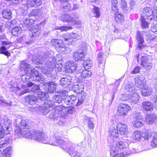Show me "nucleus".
Here are the masks:
<instances>
[{"mask_svg": "<svg viewBox=\"0 0 157 157\" xmlns=\"http://www.w3.org/2000/svg\"><path fill=\"white\" fill-rule=\"evenodd\" d=\"M34 124V123L29 120H21L19 125L17 124L14 128L15 138H17L21 136L25 138L33 139L41 143L55 145L54 143L49 140L48 137L42 132L27 129L32 128Z\"/></svg>", "mask_w": 157, "mask_h": 157, "instance_id": "obj_1", "label": "nucleus"}, {"mask_svg": "<svg viewBox=\"0 0 157 157\" xmlns=\"http://www.w3.org/2000/svg\"><path fill=\"white\" fill-rule=\"evenodd\" d=\"M53 52L51 50L45 52L43 55V59L45 62L47 59L48 61L46 63L45 65L38 66L39 69L44 74L46 75L49 79H54L56 77V74L52 71L54 66H55V62L57 60V57L61 58V55L57 54L55 57L53 56Z\"/></svg>", "mask_w": 157, "mask_h": 157, "instance_id": "obj_2", "label": "nucleus"}, {"mask_svg": "<svg viewBox=\"0 0 157 157\" xmlns=\"http://www.w3.org/2000/svg\"><path fill=\"white\" fill-rule=\"evenodd\" d=\"M124 87L127 92L121 95V100L124 101H128L131 104L137 103L140 97L138 94L135 92V88L133 84H126Z\"/></svg>", "mask_w": 157, "mask_h": 157, "instance_id": "obj_3", "label": "nucleus"}, {"mask_svg": "<svg viewBox=\"0 0 157 157\" xmlns=\"http://www.w3.org/2000/svg\"><path fill=\"white\" fill-rule=\"evenodd\" d=\"M39 67L37 66L33 69L29 68L25 74L22 75L21 80L23 82H28L29 80L33 81L36 82L43 83L45 81V78L41 74L39 73Z\"/></svg>", "mask_w": 157, "mask_h": 157, "instance_id": "obj_4", "label": "nucleus"}, {"mask_svg": "<svg viewBox=\"0 0 157 157\" xmlns=\"http://www.w3.org/2000/svg\"><path fill=\"white\" fill-rule=\"evenodd\" d=\"M67 91L61 90L57 93L58 94L55 95L52 97V100L54 101L55 105H60L63 107H66L65 99L67 97Z\"/></svg>", "mask_w": 157, "mask_h": 157, "instance_id": "obj_5", "label": "nucleus"}, {"mask_svg": "<svg viewBox=\"0 0 157 157\" xmlns=\"http://www.w3.org/2000/svg\"><path fill=\"white\" fill-rule=\"evenodd\" d=\"M63 39L62 40L58 39H53L51 41V44L54 46L56 50L60 53H64L66 52L68 49L67 47H65L64 43L63 42Z\"/></svg>", "mask_w": 157, "mask_h": 157, "instance_id": "obj_6", "label": "nucleus"}, {"mask_svg": "<svg viewBox=\"0 0 157 157\" xmlns=\"http://www.w3.org/2000/svg\"><path fill=\"white\" fill-rule=\"evenodd\" d=\"M43 103V105L40 106L38 110L44 115H46L48 113H50L51 109H53L52 107L55 105L54 101L50 100H46Z\"/></svg>", "mask_w": 157, "mask_h": 157, "instance_id": "obj_7", "label": "nucleus"}, {"mask_svg": "<svg viewBox=\"0 0 157 157\" xmlns=\"http://www.w3.org/2000/svg\"><path fill=\"white\" fill-rule=\"evenodd\" d=\"M0 124L2 128L0 129V139H4L3 137L5 135L4 131L11 129L12 123L10 119L4 118L1 120Z\"/></svg>", "mask_w": 157, "mask_h": 157, "instance_id": "obj_8", "label": "nucleus"}, {"mask_svg": "<svg viewBox=\"0 0 157 157\" xmlns=\"http://www.w3.org/2000/svg\"><path fill=\"white\" fill-rule=\"evenodd\" d=\"M51 140H49L50 141L52 142L53 143H54L55 144L54 145H56L59 146L63 150L67 152L71 155L72 154V153L71 152L70 150L71 148H69L68 147V148L66 147V145L65 144V142L63 140L62 138L59 136H56L55 139V142H53L51 141L52 139L50 138Z\"/></svg>", "mask_w": 157, "mask_h": 157, "instance_id": "obj_9", "label": "nucleus"}, {"mask_svg": "<svg viewBox=\"0 0 157 157\" xmlns=\"http://www.w3.org/2000/svg\"><path fill=\"white\" fill-rule=\"evenodd\" d=\"M80 38L77 33H67L63 36V40L68 45L71 44L72 42L77 41Z\"/></svg>", "mask_w": 157, "mask_h": 157, "instance_id": "obj_10", "label": "nucleus"}, {"mask_svg": "<svg viewBox=\"0 0 157 157\" xmlns=\"http://www.w3.org/2000/svg\"><path fill=\"white\" fill-rule=\"evenodd\" d=\"M116 126L113 125L110 127L109 132L110 134L108 138V140L109 143L112 144V143L114 142V140L117 138L119 136V133L118 131V130L117 129Z\"/></svg>", "mask_w": 157, "mask_h": 157, "instance_id": "obj_11", "label": "nucleus"}, {"mask_svg": "<svg viewBox=\"0 0 157 157\" xmlns=\"http://www.w3.org/2000/svg\"><path fill=\"white\" fill-rule=\"evenodd\" d=\"M56 107L55 106L53 109H51L50 111V113L48 117L49 118L52 119L53 120H58L59 118V115L60 114L62 110V106L59 105H56Z\"/></svg>", "mask_w": 157, "mask_h": 157, "instance_id": "obj_12", "label": "nucleus"}, {"mask_svg": "<svg viewBox=\"0 0 157 157\" xmlns=\"http://www.w3.org/2000/svg\"><path fill=\"white\" fill-rule=\"evenodd\" d=\"M131 107L127 104H121L117 107V114L119 116L124 117L127 115Z\"/></svg>", "mask_w": 157, "mask_h": 157, "instance_id": "obj_13", "label": "nucleus"}, {"mask_svg": "<svg viewBox=\"0 0 157 157\" xmlns=\"http://www.w3.org/2000/svg\"><path fill=\"white\" fill-rule=\"evenodd\" d=\"M11 86L10 88V90L13 93H15L18 96H21L25 93H28L30 92V90L28 88L23 90L20 88L19 87H17V86H14L11 85Z\"/></svg>", "mask_w": 157, "mask_h": 157, "instance_id": "obj_14", "label": "nucleus"}, {"mask_svg": "<svg viewBox=\"0 0 157 157\" xmlns=\"http://www.w3.org/2000/svg\"><path fill=\"white\" fill-rule=\"evenodd\" d=\"M65 67L67 71L69 73H72L76 70L78 71L77 63L73 61H70L66 63Z\"/></svg>", "mask_w": 157, "mask_h": 157, "instance_id": "obj_15", "label": "nucleus"}, {"mask_svg": "<svg viewBox=\"0 0 157 157\" xmlns=\"http://www.w3.org/2000/svg\"><path fill=\"white\" fill-rule=\"evenodd\" d=\"M41 29L39 25H35L31 27L29 30V33L30 37L36 38L40 34Z\"/></svg>", "mask_w": 157, "mask_h": 157, "instance_id": "obj_16", "label": "nucleus"}, {"mask_svg": "<svg viewBox=\"0 0 157 157\" xmlns=\"http://www.w3.org/2000/svg\"><path fill=\"white\" fill-rule=\"evenodd\" d=\"M145 33V31H143L142 33H141L140 31H138L137 32L136 38L138 44L136 48H138L140 50L142 49L144 47L143 45L144 42V34Z\"/></svg>", "mask_w": 157, "mask_h": 157, "instance_id": "obj_17", "label": "nucleus"}, {"mask_svg": "<svg viewBox=\"0 0 157 157\" xmlns=\"http://www.w3.org/2000/svg\"><path fill=\"white\" fill-rule=\"evenodd\" d=\"M117 128L120 131V134L125 137L128 133V128L125 124L118 123L116 125Z\"/></svg>", "mask_w": 157, "mask_h": 157, "instance_id": "obj_18", "label": "nucleus"}, {"mask_svg": "<svg viewBox=\"0 0 157 157\" xmlns=\"http://www.w3.org/2000/svg\"><path fill=\"white\" fill-rule=\"evenodd\" d=\"M72 79V77L71 75L63 77L60 79V83L63 87L66 88L71 83Z\"/></svg>", "mask_w": 157, "mask_h": 157, "instance_id": "obj_19", "label": "nucleus"}, {"mask_svg": "<svg viewBox=\"0 0 157 157\" xmlns=\"http://www.w3.org/2000/svg\"><path fill=\"white\" fill-rule=\"evenodd\" d=\"M141 65L143 68L146 71H148L151 68L152 63L148 61V59L146 56H143L141 58Z\"/></svg>", "mask_w": 157, "mask_h": 157, "instance_id": "obj_20", "label": "nucleus"}, {"mask_svg": "<svg viewBox=\"0 0 157 157\" xmlns=\"http://www.w3.org/2000/svg\"><path fill=\"white\" fill-rule=\"evenodd\" d=\"M59 19L63 22H66L71 24L72 22H75L73 17L69 15L66 13L61 14L59 15L58 17Z\"/></svg>", "mask_w": 157, "mask_h": 157, "instance_id": "obj_21", "label": "nucleus"}, {"mask_svg": "<svg viewBox=\"0 0 157 157\" xmlns=\"http://www.w3.org/2000/svg\"><path fill=\"white\" fill-rule=\"evenodd\" d=\"M144 122L143 117L142 115H137L133 122V126L135 127H140L144 124Z\"/></svg>", "mask_w": 157, "mask_h": 157, "instance_id": "obj_22", "label": "nucleus"}, {"mask_svg": "<svg viewBox=\"0 0 157 157\" xmlns=\"http://www.w3.org/2000/svg\"><path fill=\"white\" fill-rule=\"evenodd\" d=\"M144 77L141 75L136 76L135 78V85L139 88H142L144 86Z\"/></svg>", "mask_w": 157, "mask_h": 157, "instance_id": "obj_23", "label": "nucleus"}, {"mask_svg": "<svg viewBox=\"0 0 157 157\" xmlns=\"http://www.w3.org/2000/svg\"><path fill=\"white\" fill-rule=\"evenodd\" d=\"M143 109L146 111H151L153 110V105L151 102L144 101L142 103Z\"/></svg>", "mask_w": 157, "mask_h": 157, "instance_id": "obj_24", "label": "nucleus"}, {"mask_svg": "<svg viewBox=\"0 0 157 157\" xmlns=\"http://www.w3.org/2000/svg\"><path fill=\"white\" fill-rule=\"evenodd\" d=\"M61 3L60 7L64 12H67L71 9V5L69 3V0H60Z\"/></svg>", "mask_w": 157, "mask_h": 157, "instance_id": "obj_25", "label": "nucleus"}, {"mask_svg": "<svg viewBox=\"0 0 157 157\" xmlns=\"http://www.w3.org/2000/svg\"><path fill=\"white\" fill-rule=\"evenodd\" d=\"M86 55L82 50H78L75 52L73 54V57L76 61H82L84 59Z\"/></svg>", "mask_w": 157, "mask_h": 157, "instance_id": "obj_26", "label": "nucleus"}, {"mask_svg": "<svg viewBox=\"0 0 157 157\" xmlns=\"http://www.w3.org/2000/svg\"><path fill=\"white\" fill-rule=\"evenodd\" d=\"M42 4L41 0H31L27 2V6L28 8L32 7L37 8Z\"/></svg>", "mask_w": 157, "mask_h": 157, "instance_id": "obj_27", "label": "nucleus"}, {"mask_svg": "<svg viewBox=\"0 0 157 157\" xmlns=\"http://www.w3.org/2000/svg\"><path fill=\"white\" fill-rule=\"evenodd\" d=\"M77 101V97L75 95H72L68 97L67 96L65 99L66 105L71 104L74 105L76 103Z\"/></svg>", "mask_w": 157, "mask_h": 157, "instance_id": "obj_28", "label": "nucleus"}, {"mask_svg": "<svg viewBox=\"0 0 157 157\" xmlns=\"http://www.w3.org/2000/svg\"><path fill=\"white\" fill-rule=\"evenodd\" d=\"M41 9H36L33 10L29 13H28V12L26 10H25L23 12L22 15L23 16L27 15L28 14L30 16H38L41 15L42 14L41 12Z\"/></svg>", "mask_w": 157, "mask_h": 157, "instance_id": "obj_29", "label": "nucleus"}, {"mask_svg": "<svg viewBox=\"0 0 157 157\" xmlns=\"http://www.w3.org/2000/svg\"><path fill=\"white\" fill-rule=\"evenodd\" d=\"M81 68L80 67H78V71L79 73H81V78H88L90 77L92 75V73L90 71L87 70V69H85V70H80Z\"/></svg>", "mask_w": 157, "mask_h": 157, "instance_id": "obj_30", "label": "nucleus"}, {"mask_svg": "<svg viewBox=\"0 0 157 157\" xmlns=\"http://www.w3.org/2000/svg\"><path fill=\"white\" fill-rule=\"evenodd\" d=\"M153 11L151 8L147 7L144 8L143 10V13L145 16L148 17V19L150 21L152 20V17L151 15L152 14Z\"/></svg>", "mask_w": 157, "mask_h": 157, "instance_id": "obj_31", "label": "nucleus"}, {"mask_svg": "<svg viewBox=\"0 0 157 157\" xmlns=\"http://www.w3.org/2000/svg\"><path fill=\"white\" fill-rule=\"evenodd\" d=\"M154 132H151L147 130H145L144 132H142V139H144L145 140H148L150 138L152 139L153 137V133Z\"/></svg>", "mask_w": 157, "mask_h": 157, "instance_id": "obj_32", "label": "nucleus"}, {"mask_svg": "<svg viewBox=\"0 0 157 157\" xmlns=\"http://www.w3.org/2000/svg\"><path fill=\"white\" fill-rule=\"evenodd\" d=\"M32 62L36 64H43L44 62L43 59V56L42 55H38L37 56H34L33 58L31 59Z\"/></svg>", "mask_w": 157, "mask_h": 157, "instance_id": "obj_33", "label": "nucleus"}, {"mask_svg": "<svg viewBox=\"0 0 157 157\" xmlns=\"http://www.w3.org/2000/svg\"><path fill=\"white\" fill-rule=\"evenodd\" d=\"M149 145L151 146V147L149 148L151 149L157 147V133L154 132L153 133V137L152 139V140L150 143Z\"/></svg>", "mask_w": 157, "mask_h": 157, "instance_id": "obj_34", "label": "nucleus"}, {"mask_svg": "<svg viewBox=\"0 0 157 157\" xmlns=\"http://www.w3.org/2000/svg\"><path fill=\"white\" fill-rule=\"evenodd\" d=\"M142 132L140 131H134L131 136L132 139L134 140L138 141L140 139H142Z\"/></svg>", "mask_w": 157, "mask_h": 157, "instance_id": "obj_35", "label": "nucleus"}, {"mask_svg": "<svg viewBox=\"0 0 157 157\" xmlns=\"http://www.w3.org/2000/svg\"><path fill=\"white\" fill-rule=\"evenodd\" d=\"M136 145L133 143L130 144L128 145V151L131 154H134L139 152L140 151L136 148Z\"/></svg>", "mask_w": 157, "mask_h": 157, "instance_id": "obj_36", "label": "nucleus"}, {"mask_svg": "<svg viewBox=\"0 0 157 157\" xmlns=\"http://www.w3.org/2000/svg\"><path fill=\"white\" fill-rule=\"evenodd\" d=\"M26 100L29 101L30 105H34L37 101V98L34 95H28L26 97Z\"/></svg>", "mask_w": 157, "mask_h": 157, "instance_id": "obj_37", "label": "nucleus"}, {"mask_svg": "<svg viewBox=\"0 0 157 157\" xmlns=\"http://www.w3.org/2000/svg\"><path fill=\"white\" fill-rule=\"evenodd\" d=\"M78 99L75 104V105L77 106L80 105L83 103L85 98V94L84 93H81L78 94Z\"/></svg>", "mask_w": 157, "mask_h": 157, "instance_id": "obj_38", "label": "nucleus"}, {"mask_svg": "<svg viewBox=\"0 0 157 157\" xmlns=\"http://www.w3.org/2000/svg\"><path fill=\"white\" fill-rule=\"evenodd\" d=\"M83 67L85 69H89L92 66V62L91 59L89 57H87L84 60L83 63Z\"/></svg>", "mask_w": 157, "mask_h": 157, "instance_id": "obj_39", "label": "nucleus"}, {"mask_svg": "<svg viewBox=\"0 0 157 157\" xmlns=\"http://www.w3.org/2000/svg\"><path fill=\"white\" fill-rule=\"evenodd\" d=\"M156 117L155 114H147L145 117L146 121L149 124H151L154 122Z\"/></svg>", "mask_w": 157, "mask_h": 157, "instance_id": "obj_40", "label": "nucleus"}, {"mask_svg": "<svg viewBox=\"0 0 157 157\" xmlns=\"http://www.w3.org/2000/svg\"><path fill=\"white\" fill-rule=\"evenodd\" d=\"M117 0H112V12L114 14H116L118 12V9L117 8Z\"/></svg>", "mask_w": 157, "mask_h": 157, "instance_id": "obj_41", "label": "nucleus"}, {"mask_svg": "<svg viewBox=\"0 0 157 157\" xmlns=\"http://www.w3.org/2000/svg\"><path fill=\"white\" fill-rule=\"evenodd\" d=\"M29 68H31L30 65L27 63L26 61L24 60L21 62L20 69L22 71H25L26 72L28 71Z\"/></svg>", "mask_w": 157, "mask_h": 157, "instance_id": "obj_42", "label": "nucleus"}, {"mask_svg": "<svg viewBox=\"0 0 157 157\" xmlns=\"http://www.w3.org/2000/svg\"><path fill=\"white\" fill-rule=\"evenodd\" d=\"M114 14L115 21L117 23L121 24L124 22V18L123 15L121 13H119L118 11L116 14Z\"/></svg>", "mask_w": 157, "mask_h": 157, "instance_id": "obj_43", "label": "nucleus"}, {"mask_svg": "<svg viewBox=\"0 0 157 157\" xmlns=\"http://www.w3.org/2000/svg\"><path fill=\"white\" fill-rule=\"evenodd\" d=\"M152 92L151 88L147 86L145 88L142 89L141 94L143 96H147L151 95Z\"/></svg>", "mask_w": 157, "mask_h": 157, "instance_id": "obj_44", "label": "nucleus"}, {"mask_svg": "<svg viewBox=\"0 0 157 157\" xmlns=\"http://www.w3.org/2000/svg\"><path fill=\"white\" fill-rule=\"evenodd\" d=\"M37 98L41 101H45L48 97V94L46 92L42 91L39 92Z\"/></svg>", "mask_w": 157, "mask_h": 157, "instance_id": "obj_45", "label": "nucleus"}, {"mask_svg": "<svg viewBox=\"0 0 157 157\" xmlns=\"http://www.w3.org/2000/svg\"><path fill=\"white\" fill-rule=\"evenodd\" d=\"M48 92L50 93L54 92L56 90V85L54 82H51L48 83Z\"/></svg>", "mask_w": 157, "mask_h": 157, "instance_id": "obj_46", "label": "nucleus"}, {"mask_svg": "<svg viewBox=\"0 0 157 157\" xmlns=\"http://www.w3.org/2000/svg\"><path fill=\"white\" fill-rule=\"evenodd\" d=\"M3 17L6 19H10L11 17V12L10 9H5L2 13Z\"/></svg>", "mask_w": 157, "mask_h": 157, "instance_id": "obj_47", "label": "nucleus"}, {"mask_svg": "<svg viewBox=\"0 0 157 157\" xmlns=\"http://www.w3.org/2000/svg\"><path fill=\"white\" fill-rule=\"evenodd\" d=\"M112 144L114 146L115 145L117 148L120 150L125 148L126 147V145L122 141H121L117 142H116L114 140V142L112 143Z\"/></svg>", "mask_w": 157, "mask_h": 157, "instance_id": "obj_48", "label": "nucleus"}, {"mask_svg": "<svg viewBox=\"0 0 157 157\" xmlns=\"http://www.w3.org/2000/svg\"><path fill=\"white\" fill-rule=\"evenodd\" d=\"M22 29L20 27L13 28L12 30L11 33L15 36H17L21 33Z\"/></svg>", "mask_w": 157, "mask_h": 157, "instance_id": "obj_49", "label": "nucleus"}, {"mask_svg": "<svg viewBox=\"0 0 157 157\" xmlns=\"http://www.w3.org/2000/svg\"><path fill=\"white\" fill-rule=\"evenodd\" d=\"M84 86L80 84H78L75 85L73 87V89L75 90L76 92L79 94L82 93L83 91Z\"/></svg>", "mask_w": 157, "mask_h": 157, "instance_id": "obj_50", "label": "nucleus"}, {"mask_svg": "<svg viewBox=\"0 0 157 157\" xmlns=\"http://www.w3.org/2000/svg\"><path fill=\"white\" fill-rule=\"evenodd\" d=\"M145 18L144 16H142L140 18V20L141 21V24L143 29L148 28L149 26V23L146 21Z\"/></svg>", "mask_w": 157, "mask_h": 157, "instance_id": "obj_51", "label": "nucleus"}, {"mask_svg": "<svg viewBox=\"0 0 157 157\" xmlns=\"http://www.w3.org/2000/svg\"><path fill=\"white\" fill-rule=\"evenodd\" d=\"M103 55L102 53L99 52L98 54V61L99 67L102 69L104 68V63H102Z\"/></svg>", "mask_w": 157, "mask_h": 157, "instance_id": "obj_52", "label": "nucleus"}, {"mask_svg": "<svg viewBox=\"0 0 157 157\" xmlns=\"http://www.w3.org/2000/svg\"><path fill=\"white\" fill-rule=\"evenodd\" d=\"M75 146H73L72 147H71V152L72 153V154L71 155H71V157H80L81 155V153L77 152H76V149L75 147Z\"/></svg>", "mask_w": 157, "mask_h": 157, "instance_id": "obj_53", "label": "nucleus"}, {"mask_svg": "<svg viewBox=\"0 0 157 157\" xmlns=\"http://www.w3.org/2000/svg\"><path fill=\"white\" fill-rule=\"evenodd\" d=\"M0 53L4 54L7 57L10 56V53L7 50L6 47L4 46L0 48Z\"/></svg>", "mask_w": 157, "mask_h": 157, "instance_id": "obj_54", "label": "nucleus"}, {"mask_svg": "<svg viewBox=\"0 0 157 157\" xmlns=\"http://www.w3.org/2000/svg\"><path fill=\"white\" fill-rule=\"evenodd\" d=\"M12 102H9L5 101L2 97H0V105L3 106H10L11 105Z\"/></svg>", "mask_w": 157, "mask_h": 157, "instance_id": "obj_55", "label": "nucleus"}, {"mask_svg": "<svg viewBox=\"0 0 157 157\" xmlns=\"http://www.w3.org/2000/svg\"><path fill=\"white\" fill-rule=\"evenodd\" d=\"M72 29V27L70 26H57L55 28L56 30H59L61 32L65 31H67L68 30Z\"/></svg>", "mask_w": 157, "mask_h": 157, "instance_id": "obj_56", "label": "nucleus"}, {"mask_svg": "<svg viewBox=\"0 0 157 157\" xmlns=\"http://www.w3.org/2000/svg\"><path fill=\"white\" fill-rule=\"evenodd\" d=\"M92 11L94 17L98 18L100 16V12L98 8L96 6H94Z\"/></svg>", "mask_w": 157, "mask_h": 157, "instance_id": "obj_57", "label": "nucleus"}, {"mask_svg": "<svg viewBox=\"0 0 157 157\" xmlns=\"http://www.w3.org/2000/svg\"><path fill=\"white\" fill-rule=\"evenodd\" d=\"M118 153V151L117 149L116 148L113 146H111L110 148V154L111 155L114 157L117 153Z\"/></svg>", "mask_w": 157, "mask_h": 157, "instance_id": "obj_58", "label": "nucleus"}, {"mask_svg": "<svg viewBox=\"0 0 157 157\" xmlns=\"http://www.w3.org/2000/svg\"><path fill=\"white\" fill-rule=\"evenodd\" d=\"M57 60H56V61L55 62V66H54V68L52 70V71L55 73L56 75L57 74H56V72L54 71V69L55 68L56 69V67L57 68H58V71H60L61 70L62 68V65H59L58 64H56V63H57V61H59L60 60H61V59H62L61 56V58L57 57Z\"/></svg>", "mask_w": 157, "mask_h": 157, "instance_id": "obj_59", "label": "nucleus"}, {"mask_svg": "<svg viewBox=\"0 0 157 157\" xmlns=\"http://www.w3.org/2000/svg\"><path fill=\"white\" fill-rule=\"evenodd\" d=\"M33 20L29 18H26L25 20L23 21L24 25H26L28 27L31 26L33 22Z\"/></svg>", "mask_w": 157, "mask_h": 157, "instance_id": "obj_60", "label": "nucleus"}, {"mask_svg": "<svg viewBox=\"0 0 157 157\" xmlns=\"http://www.w3.org/2000/svg\"><path fill=\"white\" fill-rule=\"evenodd\" d=\"M129 153H127L126 151H124L121 153H117L114 157H125L129 155Z\"/></svg>", "mask_w": 157, "mask_h": 157, "instance_id": "obj_61", "label": "nucleus"}, {"mask_svg": "<svg viewBox=\"0 0 157 157\" xmlns=\"http://www.w3.org/2000/svg\"><path fill=\"white\" fill-rule=\"evenodd\" d=\"M31 91L35 93L38 94V92L40 91V87L38 85L34 86L31 89Z\"/></svg>", "mask_w": 157, "mask_h": 157, "instance_id": "obj_62", "label": "nucleus"}, {"mask_svg": "<svg viewBox=\"0 0 157 157\" xmlns=\"http://www.w3.org/2000/svg\"><path fill=\"white\" fill-rule=\"evenodd\" d=\"M130 7L131 10H133L136 4L135 0H130L129 2Z\"/></svg>", "mask_w": 157, "mask_h": 157, "instance_id": "obj_63", "label": "nucleus"}, {"mask_svg": "<svg viewBox=\"0 0 157 157\" xmlns=\"http://www.w3.org/2000/svg\"><path fill=\"white\" fill-rule=\"evenodd\" d=\"M121 8L123 10L126 11L127 8V3L124 0H121Z\"/></svg>", "mask_w": 157, "mask_h": 157, "instance_id": "obj_64", "label": "nucleus"}]
</instances>
